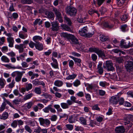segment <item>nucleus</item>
Wrapping results in <instances>:
<instances>
[{"instance_id": "nucleus-1", "label": "nucleus", "mask_w": 133, "mask_h": 133, "mask_svg": "<svg viewBox=\"0 0 133 133\" xmlns=\"http://www.w3.org/2000/svg\"><path fill=\"white\" fill-rule=\"evenodd\" d=\"M124 124L125 125V127L127 130H129L131 128L132 125L130 121L133 120V116L132 115H129L124 118Z\"/></svg>"}, {"instance_id": "nucleus-2", "label": "nucleus", "mask_w": 133, "mask_h": 133, "mask_svg": "<svg viewBox=\"0 0 133 133\" xmlns=\"http://www.w3.org/2000/svg\"><path fill=\"white\" fill-rule=\"evenodd\" d=\"M65 12L67 14L71 17L75 16L77 14L76 9L71 6H67L65 9Z\"/></svg>"}, {"instance_id": "nucleus-3", "label": "nucleus", "mask_w": 133, "mask_h": 133, "mask_svg": "<svg viewBox=\"0 0 133 133\" xmlns=\"http://www.w3.org/2000/svg\"><path fill=\"white\" fill-rule=\"evenodd\" d=\"M133 45L131 44L129 40H122L121 41L120 44L121 48H127L130 47H132Z\"/></svg>"}, {"instance_id": "nucleus-4", "label": "nucleus", "mask_w": 133, "mask_h": 133, "mask_svg": "<svg viewBox=\"0 0 133 133\" xmlns=\"http://www.w3.org/2000/svg\"><path fill=\"white\" fill-rule=\"evenodd\" d=\"M132 61H128L125 66L127 71L129 72L132 71L133 69V59H132Z\"/></svg>"}, {"instance_id": "nucleus-5", "label": "nucleus", "mask_w": 133, "mask_h": 133, "mask_svg": "<svg viewBox=\"0 0 133 133\" xmlns=\"http://www.w3.org/2000/svg\"><path fill=\"white\" fill-rule=\"evenodd\" d=\"M4 100L5 101L4 102L2 103L0 107V112L3 111L5 109V107L6 105V103L9 104L11 107H13L12 105L9 101L7 100L5 98L4 99Z\"/></svg>"}, {"instance_id": "nucleus-6", "label": "nucleus", "mask_w": 133, "mask_h": 133, "mask_svg": "<svg viewBox=\"0 0 133 133\" xmlns=\"http://www.w3.org/2000/svg\"><path fill=\"white\" fill-rule=\"evenodd\" d=\"M58 23L57 21L52 22L51 23L52 27L51 28V30L53 31H57L59 29Z\"/></svg>"}, {"instance_id": "nucleus-7", "label": "nucleus", "mask_w": 133, "mask_h": 133, "mask_svg": "<svg viewBox=\"0 0 133 133\" xmlns=\"http://www.w3.org/2000/svg\"><path fill=\"white\" fill-rule=\"evenodd\" d=\"M119 98L117 96H113L109 99V102L112 104H117Z\"/></svg>"}, {"instance_id": "nucleus-8", "label": "nucleus", "mask_w": 133, "mask_h": 133, "mask_svg": "<svg viewBox=\"0 0 133 133\" xmlns=\"http://www.w3.org/2000/svg\"><path fill=\"white\" fill-rule=\"evenodd\" d=\"M106 66L109 71H113L114 68L113 67V64L111 61H107L106 62Z\"/></svg>"}, {"instance_id": "nucleus-9", "label": "nucleus", "mask_w": 133, "mask_h": 133, "mask_svg": "<svg viewBox=\"0 0 133 133\" xmlns=\"http://www.w3.org/2000/svg\"><path fill=\"white\" fill-rule=\"evenodd\" d=\"M119 77V79H118V77L117 75H109L110 78L112 79H115L117 80H125V79H124L126 76L125 75H118Z\"/></svg>"}, {"instance_id": "nucleus-10", "label": "nucleus", "mask_w": 133, "mask_h": 133, "mask_svg": "<svg viewBox=\"0 0 133 133\" xmlns=\"http://www.w3.org/2000/svg\"><path fill=\"white\" fill-rule=\"evenodd\" d=\"M87 27H84L82 28V29L79 30L78 31V34L81 36L85 37L87 32L88 30L87 29Z\"/></svg>"}, {"instance_id": "nucleus-11", "label": "nucleus", "mask_w": 133, "mask_h": 133, "mask_svg": "<svg viewBox=\"0 0 133 133\" xmlns=\"http://www.w3.org/2000/svg\"><path fill=\"white\" fill-rule=\"evenodd\" d=\"M7 40L8 42L9 43V47L11 48L13 47L14 42V38L11 36L8 37Z\"/></svg>"}, {"instance_id": "nucleus-12", "label": "nucleus", "mask_w": 133, "mask_h": 133, "mask_svg": "<svg viewBox=\"0 0 133 133\" xmlns=\"http://www.w3.org/2000/svg\"><path fill=\"white\" fill-rule=\"evenodd\" d=\"M68 39L71 40L72 43L75 44H77L79 43L78 39L74 35L71 34L70 35Z\"/></svg>"}, {"instance_id": "nucleus-13", "label": "nucleus", "mask_w": 133, "mask_h": 133, "mask_svg": "<svg viewBox=\"0 0 133 133\" xmlns=\"http://www.w3.org/2000/svg\"><path fill=\"white\" fill-rule=\"evenodd\" d=\"M24 45V44H20L19 45H15V48L19 50V53H21L24 51V49L23 46Z\"/></svg>"}, {"instance_id": "nucleus-14", "label": "nucleus", "mask_w": 133, "mask_h": 133, "mask_svg": "<svg viewBox=\"0 0 133 133\" xmlns=\"http://www.w3.org/2000/svg\"><path fill=\"white\" fill-rule=\"evenodd\" d=\"M53 11L54 12L56 17L62 16L60 10L55 7H53Z\"/></svg>"}, {"instance_id": "nucleus-15", "label": "nucleus", "mask_w": 133, "mask_h": 133, "mask_svg": "<svg viewBox=\"0 0 133 133\" xmlns=\"http://www.w3.org/2000/svg\"><path fill=\"white\" fill-rule=\"evenodd\" d=\"M115 131L116 133H124V129L123 126H119L116 128Z\"/></svg>"}, {"instance_id": "nucleus-16", "label": "nucleus", "mask_w": 133, "mask_h": 133, "mask_svg": "<svg viewBox=\"0 0 133 133\" xmlns=\"http://www.w3.org/2000/svg\"><path fill=\"white\" fill-rule=\"evenodd\" d=\"M97 54L99 56V57H101L103 59L105 58V56L104 51L99 49Z\"/></svg>"}, {"instance_id": "nucleus-17", "label": "nucleus", "mask_w": 133, "mask_h": 133, "mask_svg": "<svg viewBox=\"0 0 133 133\" xmlns=\"http://www.w3.org/2000/svg\"><path fill=\"white\" fill-rule=\"evenodd\" d=\"M62 28L64 30L68 31L70 32H72V30L68 25L66 24H62L61 25Z\"/></svg>"}, {"instance_id": "nucleus-18", "label": "nucleus", "mask_w": 133, "mask_h": 133, "mask_svg": "<svg viewBox=\"0 0 133 133\" xmlns=\"http://www.w3.org/2000/svg\"><path fill=\"white\" fill-rule=\"evenodd\" d=\"M35 47L36 49L39 51L42 50L43 49V45L42 44L40 43L39 42L36 43Z\"/></svg>"}, {"instance_id": "nucleus-19", "label": "nucleus", "mask_w": 133, "mask_h": 133, "mask_svg": "<svg viewBox=\"0 0 133 133\" xmlns=\"http://www.w3.org/2000/svg\"><path fill=\"white\" fill-rule=\"evenodd\" d=\"M45 15L47 16L48 18L52 20H53L54 18V14L51 12H48L45 14Z\"/></svg>"}, {"instance_id": "nucleus-20", "label": "nucleus", "mask_w": 133, "mask_h": 133, "mask_svg": "<svg viewBox=\"0 0 133 133\" xmlns=\"http://www.w3.org/2000/svg\"><path fill=\"white\" fill-rule=\"evenodd\" d=\"M64 21L69 26H70L71 25L72 23L71 19L66 15L64 17Z\"/></svg>"}, {"instance_id": "nucleus-21", "label": "nucleus", "mask_w": 133, "mask_h": 133, "mask_svg": "<svg viewBox=\"0 0 133 133\" xmlns=\"http://www.w3.org/2000/svg\"><path fill=\"white\" fill-rule=\"evenodd\" d=\"M28 35L27 34H25L23 32H20L19 33V36L21 38L24 39L28 37Z\"/></svg>"}, {"instance_id": "nucleus-22", "label": "nucleus", "mask_w": 133, "mask_h": 133, "mask_svg": "<svg viewBox=\"0 0 133 133\" xmlns=\"http://www.w3.org/2000/svg\"><path fill=\"white\" fill-rule=\"evenodd\" d=\"M32 82L33 84L36 85H41L44 86L45 85V83L43 82H40L38 81L37 79H35Z\"/></svg>"}, {"instance_id": "nucleus-23", "label": "nucleus", "mask_w": 133, "mask_h": 133, "mask_svg": "<svg viewBox=\"0 0 133 133\" xmlns=\"http://www.w3.org/2000/svg\"><path fill=\"white\" fill-rule=\"evenodd\" d=\"M9 114L8 112H4L3 113L2 115H0V119L5 120L8 118Z\"/></svg>"}, {"instance_id": "nucleus-24", "label": "nucleus", "mask_w": 133, "mask_h": 133, "mask_svg": "<svg viewBox=\"0 0 133 133\" xmlns=\"http://www.w3.org/2000/svg\"><path fill=\"white\" fill-rule=\"evenodd\" d=\"M104 26L106 27L109 28H111L113 27V25L110 22H105L103 24Z\"/></svg>"}, {"instance_id": "nucleus-25", "label": "nucleus", "mask_w": 133, "mask_h": 133, "mask_svg": "<svg viewBox=\"0 0 133 133\" xmlns=\"http://www.w3.org/2000/svg\"><path fill=\"white\" fill-rule=\"evenodd\" d=\"M99 39L101 41L104 42L108 40L109 39V38L108 36L102 35L99 37Z\"/></svg>"}, {"instance_id": "nucleus-26", "label": "nucleus", "mask_w": 133, "mask_h": 133, "mask_svg": "<svg viewBox=\"0 0 133 133\" xmlns=\"http://www.w3.org/2000/svg\"><path fill=\"white\" fill-rule=\"evenodd\" d=\"M63 84V82L62 81L57 80L55 81L54 83V85L58 87L62 86Z\"/></svg>"}, {"instance_id": "nucleus-27", "label": "nucleus", "mask_w": 133, "mask_h": 133, "mask_svg": "<svg viewBox=\"0 0 133 133\" xmlns=\"http://www.w3.org/2000/svg\"><path fill=\"white\" fill-rule=\"evenodd\" d=\"M77 46L76 47V48L78 50L80 51L83 50L84 48H85V46L84 45H82L81 44H77Z\"/></svg>"}, {"instance_id": "nucleus-28", "label": "nucleus", "mask_w": 133, "mask_h": 133, "mask_svg": "<svg viewBox=\"0 0 133 133\" xmlns=\"http://www.w3.org/2000/svg\"><path fill=\"white\" fill-rule=\"evenodd\" d=\"M116 70L117 72H121L123 68V65H120L118 64H116Z\"/></svg>"}, {"instance_id": "nucleus-29", "label": "nucleus", "mask_w": 133, "mask_h": 133, "mask_svg": "<svg viewBox=\"0 0 133 133\" xmlns=\"http://www.w3.org/2000/svg\"><path fill=\"white\" fill-rule=\"evenodd\" d=\"M79 120L80 123L81 124L84 125H87V120L86 119L83 117H80Z\"/></svg>"}, {"instance_id": "nucleus-30", "label": "nucleus", "mask_w": 133, "mask_h": 133, "mask_svg": "<svg viewBox=\"0 0 133 133\" xmlns=\"http://www.w3.org/2000/svg\"><path fill=\"white\" fill-rule=\"evenodd\" d=\"M6 84V81L3 78H0V86L2 88H3Z\"/></svg>"}, {"instance_id": "nucleus-31", "label": "nucleus", "mask_w": 133, "mask_h": 133, "mask_svg": "<svg viewBox=\"0 0 133 133\" xmlns=\"http://www.w3.org/2000/svg\"><path fill=\"white\" fill-rule=\"evenodd\" d=\"M99 49L97 48H90L88 51L90 52H94L97 54Z\"/></svg>"}, {"instance_id": "nucleus-32", "label": "nucleus", "mask_w": 133, "mask_h": 133, "mask_svg": "<svg viewBox=\"0 0 133 133\" xmlns=\"http://www.w3.org/2000/svg\"><path fill=\"white\" fill-rule=\"evenodd\" d=\"M34 91L35 93L38 95H40L42 93L41 89L39 87L35 88Z\"/></svg>"}, {"instance_id": "nucleus-33", "label": "nucleus", "mask_w": 133, "mask_h": 133, "mask_svg": "<svg viewBox=\"0 0 133 133\" xmlns=\"http://www.w3.org/2000/svg\"><path fill=\"white\" fill-rule=\"evenodd\" d=\"M70 35V34H69L66 33L62 32L61 34L60 35L61 37L69 39Z\"/></svg>"}, {"instance_id": "nucleus-34", "label": "nucleus", "mask_w": 133, "mask_h": 133, "mask_svg": "<svg viewBox=\"0 0 133 133\" xmlns=\"http://www.w3.org/2000/svg\"><path fill=\"white\" fill-rule=\"evenodd\" d=\"M1 59L2 61L5 63H9L10 62L9 59L5 56H3L1 57Z\"/></svg>"}, {"instance_id": "nucleus-35", "label": "nucleus", "mask_w": 133, "mask_h": 133, "mask_svg": "<svg viewBox=\"0 0 133 133\" xmlns=\"http://www.w3.org/2000/svg\"><path fill=\"white\" fill-rule=\"evenodd\" d=\"M74 61L75 63H77V65L79 66H81V60L79 58H75Z\"/></svg>"}, {"instance_id": "nucleus-36", "label": "nucleus", "mask_w": 133, "mask_h": 133, "mask_svg": "<svg viewBox=\"0 0 133 133\" xmlns=\"http://www.w3.org/2000/svg\"><path fill=\"white\" fill-rule=\"evenodd\" d=\"M42 39V38L38 36H36L33 37V40L36 43L38 42L36 41L37 39L41 41Z\"/></svg>"}, {"instance_id": "nucleus-37", "label": "nucleus", "mask_w": 133, "mask_h": 133, "mask_svg": "<svg viewBox=\"0 0 133 133\" xmlns=\"http://www.w3.org/2000/svg\"><path fill=\"white\" fill-rule=\"evenodd\" d=\"M33 96V94L32 93L26 95L24 97V100L26 101L30 98Z\"/></svg>"}, {"instance_id": "nucleus-38", "label": "nucleus", "mask_w": 133, "mask_h": 133, "mask_svg": "<svg viewBox=\"0 0 133 133\" xmlns=\"http://www.w3.org/2000/svg\"><path fill=\"white\" fill-rule=\"evenodd\" d=\"M50 106H52V105H48V106L45 108L44 109H43V110L45 113H49V110H50Z\"/></svg>"}, {"instance_id": "nucleus-39", "label": "nucleus", "mask_w": 133, "mask_h": 133, "mask_svg": "<svg viewBox=\"0 0 133 133\" xmlns=\"http://www.w3.org/2000/svg\"><path fill=\"white\" fill-rule=\"evenodd\" d=\"M61 105L62 108L63 109H68L69 108L68 105L66 103H61Z\"/></svg>"}, {"instance_id": "nucleus-40", "label": "nucleus", "mask_w": 133, "mask_h": 133, "mask_svg": "<svg viewBox=\"0 0 133 133\" xmlns=\"http://www.w3.org/2000/svg\"><path fill=\"white\" fill-rule=\"evenodd\" d=\"M107 10L106 8L103 6L102 7L100 10V11L101 15L104 14L107 12Z\"/></svg>"}, {"instance_id": "nucleus-41", "label": "nucleus", "mask_w": 133, "mask_h": 133, "mask_svg": "<svg viewBox=\"0 0 133 133\" xmlns=\"http://www.w3.org/2000/svg\"><path fill=\"white\" fill-rule=\"evenodd\" d=\"M105 0H97L96 2L98 6H100L104 2Z\"/></svg>"}, {"instance_id": "nucleus-42", "label": "nucleus", "mask_w": 133, "mask_h": 133, "mask_svg": "<svg viewBox=\"0 0 133 133\" xmlns=\"http://www.w3.org/2000/svg\"><path fill=\"white\" fill-rule=\"evenodd\" d=\"M118 5L121 6L123 5L126 0H116Z\"/></svg>"}, {"instance_id": "nucleus-43", "label": "nucleus", "mask_w": 133, "mask_h": 133, "mask_svg": "<svg viewBox=\"0 0 133 133\" xmlns=\"http://www.w3.org/2000/svg\"><path fill=\"white\" fill-rule=\"evenodd\" d=\"M25 72L23 71L22 72H20L18 71H16L13 72L11 75H22Z\"/></svg>"}, {"instance_id": "nucleus-44", "label": "nucleus", "mask_w": 133, "mask_h": 133, "mask_svg": "<svg viewBox=\"0 0 133 133\" xmlns=\"http://www.w3.org/2000/svg\"><path fill=\"white\" fill-rule=\"evenodd\" d=\"M51 66L53 67L55 69H58V62L55 63L54 62L51 63Z\"/></svg>"}, {"instance_id": "nucleus-45", "label": "nucleus", "mask_w": 133, "mask_h": 133, "mask_svg": "<svg viewBox=\"0 0 133 133\" xmlns=\"http://www.w3.org/2000/svg\"><path fill=\"white\" fill-rule=\"evenodd\" d=\"M33 104V103L32 102H30L26 104L25 105V106L27 107L28 109H29L31 108Z\"/></svg>"}, {"instance_id": "nucleus-46", "label": "nucleus", "mask_w": 133, "mask_h": 133, "mask_svg": "<svg viewBox=\"0 0 133 133\" xmlns=\"http://www.w3.org/2000/svg\"><path fill=\"white\" fill-rule=\"evenodd\" d=\"M17 123L16 120H14L11 124V126L14 128H16L17 126Z\"/></svg>"}, {"instance_id": "nucleus-47", "label": "nucleus", "mask_w": 133, "mask_h": 133, "mask_svg": "<svg viewBox=\"0 0 133 133\" xmlns=\"http://www.w3.org/2000/svg\"><path fill=\"white\" fill-rule=\"evenodd\" d=\"M86 86H87V88L91 90L93 89L94 87V85L92 84H87Z\"/></svg>"}, {"instance_id": "nucleus-48", "label": "nucleus", "mask_w": 133, "mask_h": 133, "mask_svg": "<svg viewBox=\"0 0 133 133\" xmlns=\"http://www.w3.org/2000/svg\"><path fill=\"white\" fill-rule=\"evenodd\" d=\"M9 10L11 12H13L15 11V10L14 8L13 3H11L10 5L9 8Z\"/></svg>"}, {"instance_id": "nucleus-49", "label": "nucleus", "mask_w": 133, "mask_h": 133, "mask_svg": "<svg viewBox=\"0 0 133 133\" xmlns=\"http://www.w3.org/2000/svg\"><path fill=\"white\" fill-rule=\"evenodd\" d=\"M128 14H125L123 15L122 16H121V19L122 21H126L128 17Z\"/></svg>"}, {"instance_id": "nucleus-50", "label": "nucleus", "mask_w": 133, "mask_h": 133, "mask_svg": "<svg viewBox=\"0 0 133 133\" xmlns=\"http://www.w3.org/2000/svg\"><path fill=\"white\" fill-rule=\"evenodd\" d=\"M68 61L69 62V66L71 68H72L74 64V61L72 60H68Z\"/></svg>"}, {"instance_id": "nucleus-51", "label": "nucleus", "mask_w": 133, "mask_h": 133, "mask_svg": "<svg viewBox=\"0 0 133 133\" xmlns=\"http://www.w3.org/2000/svg\"><path fill=\"white\" fill-rule=\"evenodd\" d=\"M32 87V85L31 83L28 84L26 86V90L27 91L31 89Z\"/></svg>"}, {"instance_id": "nucleus-52", "label": "nucleus", "mask_w": 133, "mask_h": 133, "mask_svg": "<svg viewBox=\"0 0 133 133\" xmlns=\"http://www.w3.org/2000/svg\"><path fill=\"white\" fill-rule=\"evenodd\" d=\"M66 128L69 130H71L73 128V126L70 124H66L65 125Z\"/></svg>"}, {"instance_id": "nucleus-53", "label": "nucleus", "mask_w": 133, "mask_h": 133, "mask_svg": "<svg viewBox=\"0 0 133 133\" xmlns=\"http://www.w3.org/2000/svg\"><path fill=\"white\" fill-rule=\"evenodd\" d=\"M127 28V25L126 24L122 25L121 26V28L122 31L125 32L126 31V29Z\"/></svg>"}, {"instance_id": "nucleus-54", "label": "nucleus", "mask_w": 133, "mask_h": 133, "mask_svg": "<svg viewBox=\"0 0 133 133\" xmlns=\"http://www.w3.org/2000/svg\"><path fill=\"white\" fill-rule=\"evenodd\" d=\"M22 2L24 4H30L32 3L31 0H22Z\"/></svg>"}, {"instance_id": "nucleus-55", "label": "nucleus", "mask_w": 133, "mask_h": 133, "mask_svg": "<svg viewBox=\"0 0 133 133\" xmlns=\"http://www.w3.org/2000/svg\"><path fill=\"white\" fill-rule=\"evenodd\" d=\"M8 47L6 46H4L1 49V50L3 53H5L7 52L8 51Z\"/></svg>"}, {"instance_id": "nucleus-56", "label": "nucleus", "mask_w": 133, "mask_h": 133, "mask_svg": "<svg viewBox=\"0 0 133 133\" xmlns=\"http://www.w3.org/2000/svg\"><path fill=\"white\" fill-rule=\"evenodd\" d=\"M57 119V116L56 115H52L50 118V120L53 121H56Z\"/></svg>"}, {"instance_id": "nucleus-57", "label": "nucleus", "mask_w": 133, "mask_h": 133, "mask_svg": "<svg viewBox=\"0 0 133 133\" xmlns=\"http://www.w3.org/2000/svg\"><path fill=\"white\" fill-rule=\"evenodd\" d=\"M25 129L26 131L30 133H31L32 131L30 127L27 125L25 126Z\"/></svg>"}, {"instance_id": "nucleus-58", "label": "nucleus", "mask_w": 133, "mask_h": 133, "mask_svg": "<svg viewBox=\"0 0 133 133\" xmlns=\"http://www.w3.org/2000/svg\"><path fill=\"white\" fill-rule=\"evenodd\" d=\"M116 61L117 62L116 64H118L122 63L123 62V60L122 58H119L117 59Z\"/></svg>"}, {"instance_id": "nucleus-59", "label": "nucleus", "mask_w": 133, "mask_h": 133, "mask_svg": "<svg viewBox=\"0 0 133 133\" xmlns=\"http://www.w3.org/2000/svg\"><path fill=\"white\" fill-rule=\"evenodd\" d=\"M21 102V100L20 99H16L13 101L12 102L13 104H15L16 105H17L19 104Z\"/></svg>"}, {"instance_id": "nucleus-60", "label": "nucleus", "mask_w": 133, "mask_h": 133, "mask_svg": "<svg viewBox=\"0 0 133 133\" xmlns=\"http://www.w3.org/2000/svg\"><path fill=\"white\" fill-rule=\"evenodd\" d=\"M45 119L42 118H39L38 120L41 125H43L44 124Z\"/></svg>"}, {"instance_id": "nucleus-61", "label": "nucleus", "mask_w": 133, "mask_h": 133, "mask_svg": "<svg viewBox=\"0 0 133 133\" xmlns=\"http://www.w3.org/2000/svg\"><path fill=\"white\" fill-rule=\"evenodd\" d=\"M98 91L99 95L101 96H103L105 93V91L102 90H99Z\"/></svg>"}, {"instance_id": "nucleus-62", "label": "nucleus", "mask_w": 133, "mask_h": 133, "mask_svg": "<svg viewBox=\"0 0 133 133\" xmlns=\"http://www.w3.org/2000/svg\"><path fill=\"white\" fill-rule=\"evenodd\" d=\"M118 102L119 105H122L124 102V99L123 98L121 97L120 99H119Z\"/></svg>"}, {"instance_id": "nucleus-63", "label": "nucleus", "mask_w": 133, "mask_h": 133, "mask_svg": "<svg viewBox=\"0 0 133 133\" xmlns=\"http://www.w3.org/2000/svg\"><path fill=\"white\" fill-rule=\"evenodd\" d=\"M93 110L99 111L100 108L98 107V104H95L94 105L92 108Z\"/></svg>"}, {"instance_id": "nucleus-64", "label": "nucleus", "mask_w": 133, "mask_h": 133, "mask_svg": "<svg viewBox=\"0 0 133 133\" xmlns=\"http://www.w3.org/2000/svg\"><path fill=\"white\" fill-rule=\"evenodd\" d=\"M15 83L14 80L12 81V82L10 83L8 85V87L10 88H12L14 86V84Z\"/></svg>"}]
</instances>
